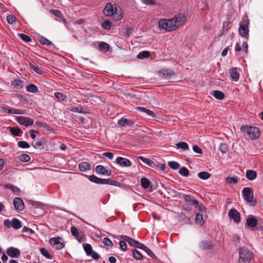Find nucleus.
I'll use <instances>...</instances> for the list:
<instances>
[{
	"label": "nucleus",
	"instance_id": "nucleus-1",
	"mask_svg": "<svg viewBox=\"0 0 263 263\" xmlns=\"http://www.w3.org/2000/svg\"><path fill=\"white\" fill-rule=\"evenodd\" d=\"M185 20L186 16L184 14H178L172 19L162 18L160 20L158 25L160 30L171 32L182 25Z\"/></svg>",
	"mask_w": 263,
	"mask_h": 263
},
{
	"label": "nucleus",
	"instance_id": "nucleus-2",
	"mask_svg": "<svg viewBox=\"0 0 263 263\" xmlns=\"http://www.w3.org/2000/svg\"><path fill=\"white\" fill-rule=\"evenodd\" d=\"M121 11V9L117 4L112 5L108 3L103 10V13L106 16H112L115 21H118L122 17Z\"/></svg>",
	"mask_w": 263,
	"mask_h": 263
},
{
	"label": "nucleus",
	"instance_id": "nucleus-3",
	"mask_svg": "<svg viewBox=\"0 0 263 263\" xmlns=\"http://www.w3.org/2000/svg\"><path fill=\"white\" fill-rule=\"evenodd\" d=\"M238 253V263H250L254 256L253 252L246 247L240 248Z\"/></svg>",
	"mask_w": 263,
	"mask_h": 263
},
{
	"label": "nucleus",
	"instance_id": "nucleus-4",
	"mask_svg": "<svg viewBox=\"0 0 263 263\" xmlns=\"http://www.w3.org/2000/svg\"><path fill=\"white\" fill-rule=\"evenodd\" d=\"M240 130L246 133L247 135L251 139H256L260 135L259 128L247 125L241 126Z\"/></svg>",
	"mask_w": 263,
	"mask_h": 263
},
{
	"label": "nucleus",
	"instance_id": "nucleus-5",
	"mask_svg": "<svg viewBox=\"0 0 263 263\" xmlns=\"http://www.w3.org/2000/svg\"><path fill=\"white\" fill-rule=\"evenodd\" d=\"M249 21L247 16H243L242 21L239 24V34L242 37H245L247 39L249 37Z\"/></svg>",
	"mask_w": 263,
	"mask_h": 263
},
{
	"label": "nucleus",
	"instance_id": "nucleus-6",
	"mask_svg": "<svg viewBox=\"0 0 263 263\" xmlns=\"http://www.w3.org/2000/svg\"><path fill=\"white\" fill-rule=\"evenodd\" d=\"M70 231L72 235L76 238V239L79 242H83L86 240L85 234L82 231H79L75 227H71Z\"/></svg>",
	"mask_w": 263,
	"mask_h": 263
},
{
	"label": "nucleus",
	"instance_id": "nucleus-7",
	"mask_svg": "<svg viewBox=\"0 0 263 263\" xmlns=\"http://www.w3.org/2000/svg\"><path fill=\"white\" fill-rule=\"evenodd\" d=\"M15 120L20 125L26 127L32 125L34 123L33 120L29 117L18 116L16 117Z\"/></svg>",
	"mask_w": 263,
	"mask_h": 263
},
{
	"label": "nucleus",
	"instance_id": "nucleus-8",
	"mask_svg": "<svg viewBox=\"0 0 263 263\" xmlns=\"http://www.w3.org/2000/svg\"><path fill=\"white\" fill-rule=\"evenodd\" d=\"M120 238L122 239L123 240H125L126 242L128 243V244L132 246L135 247L137 248L141 249L142 246H143L144 244L139 242L137 240H135L134 239L128 237L126 235H120Z\"/></svg>",
	"mask_w": 263,
	"mask_h": 263
},
{
	"label": "nucleus",
	"instance_id": "nucleus-9",
	"mask_svg": "<svg viewBox=\"0 0 263 263\" xmlns=\"http://www.w3.org/2000/svg\"><path fill=\"white\" fill-rule=\"evenodd\" d=\"M159 76L162 79L169 80L176 76L174 71L170 69H163L159 71Z\"/></svg>",
	"mask_w": 263,
	"mask_h": 263
},
{
	"label": "nucleus",
	"instance_id": "nucleus-10",
	"mask_svg": "<svg viewBox=\"0 0 263 263\" xmlns=\"http://www.w3.org/2000/svg\"><path fill=\"white\" fill-rule=\"evenodd\" d=\"M61 238L59 236L52 237L50 238L49 242L52 246H54L58 250H61L64 248L65 244L60 241Z\"/></svg>",
	"mask_w": 263,
	"mask_h": 263
},
{
	"label": "nucleus",
	"instance_id": "nucleus-11",
	"mask_svg": "<svg viewBox=\"0 0 263 263\" xmlns=\"http://www.w3.org/2000/svg\"><path fill=\"white\" fill-rule=\"evenodd\" d=\"M7 254L12 258H18L21 255V252L18 249L13 247H10L6 250Z\"/></svg>",
	"mask_w": 263,
	"mask_h": 263
},
{
	"label": "nucleus",
	"instance_id": "nucleus-12",
	"mask_svg": "<svg viewBox=\"0 0 263 263\" xmlns=\"http://www.w3.org/2000/svg\"><path fill=\"white\" fill-rule=\"evenodd\" d=\"M96 172L102 175L110 176L111 175V171L110 170H107L104 166L102 165H98L96 167Z\"/></svg>",
	"mask_w": 263,
	"mask_h": 263
},
{
	"label": "nucleus",
	"instance_id": "nucleus-13",
	"mask_svg": "<svg viewBox=\"0 0 263 263\" xmlns=\"http://www.w3.org/2000/svg\"><path fill=\"white\" fill-rule=\"evenodd\" d=\"M199 247L200 250L203 251L210 250L213 249L214 244L212 241L203 240L199 243Z\"/></svg>",
	"mask_w": 263,
	"mask_h": 263
},
{
	"label": "nucleus",
	"instance_id": "nucleus-14",
	"mask_svg": "<svg viewBox=\"0 0 263 263\" xmlns=\"http://www.w3.org/2000/svg\"><path fill=\"white\" fill-rule=\"evenodd\" d=\"M228 215L230 219H233L234 222L236 223L240 222V214L236 209H231L229 212Z\"/></svg>",
	"mask_w": 263,
	"mask_h": 263
},
{
	"label": "nucleus",
	"instance_id": "nucleus-15",
	"mask_svg": "<svg viewBox=\"0 0 263 263\" xmlns=\"http://www.w3.org/2000/svg\"><path fill=\"white\" fill-rule=\"evenodd\" d=\"M15 210L21 211L24 210L25 205L22 198H14L13 202Z\"/></svg>",
	"mask_w": 263,
	"mask_h": 263
},
{
	"label": "nucleus",
	"instance_id": "nucleus-16",
	"mask_svg": "<svg viewBox=\"0 0 263 263\" xmlns=\"http://www.w3.org/2000/svg\"><path fill=\"white\" fill-rule=\"evenodd\" d=\"M135 123V122L133 120L127 119L124 118H122L118 121V124L122 127H125L127 126H132L134 125Z\"/></svg>",
	"mask_w": 263,
	"mask_h": 263
},
{
	"label": "nucleus",
	"instance_id": "nucleus-17",
	"mask_svg": "<svg viewBox=\"0 0 263 263\" xmlns=\"http://www.w3.org/2000/svg\"><path fill=\"white\" fill-rule=\"evenodd\" d=\"M116 161L121 166L127 167L132 165V163L129 159L121 157H117Z\"/></svg>",
	"mask_w": 263,
	"mask_h": 263
},
{
	"label": "nucleus",
	"instance_id": "nucleus-18",
	"mask_svg": "<svg viewBox=\"0 0 263 263\" xmlns=\"http://www.w3.org/2000/svg\"><path fill=\"white\" fill-rule=\"evenodd\" d=\"M246 223L249 227L253 228L257 226V220L253 215H249L247 219Z\"/></svg>",
	"mask_w": 263,
	"mask_h": 263
},
{
	"label": "nucleus",
	"instance_id": "nucleus-19",
	"mask_svg": "<svg viewBox=\"0 0 263 263\" xmlns=\"http://www.w3.org/2000/svg\"><path fill=\"white\" fill-rule=\"evenodd\" d=\"M88 179L90 181H91L92 182H94L97 184H105L106 179L100 178H99L93 175L89 176Z\"/></svg>",
	"mask_w": 263,
	"mask_h": 263
},
{
	"label": "nucleus",
	"instance_id": "nucleus-20",
	"mask_svg": "<svg viewBox=\"0 0 263 263\" xmlns=\"http://www.w3.org/2000/svg\"><path fill=\"white\" fill-rule=\"evenodd\" d=\"M28 203L35 208L43 209L47 205V204L46 203L40 201H34L32 199L28 200Z\"/></svg>",
	"mask_w": 263,
	"mask_h": 263
},
{
	"label": "nucleus",
	"instance_id": "nucleus-21",
	"mask_svg": "<svg viewBox=\"0 0 263 263\" xmlns=\"http://www.w3.org/2000/svg\"><path fill=\"white\" fill-rule=\"evenodd\" d=\"M79 170L81 172H86L91 169V165L89 163L83 161L79 164Z\"/></svg>",
	"mask_w": 263,
	"mask_h": 263
},
{
	"label": "nucleus",
	"instance_id": "nucleus-22",
	"mask_svg": "<svg viewBox=\"0 0 263 263\" xmlns=\"http://www.w3.org/2000/svg\"><path fill=\"white\" fill-rule=\"evenodd\" d=\"M11 86L14 89H22L24 87V83L23 81L20 80L15 79L12 82Z\"/></svg>",
	"mask_w": 263,
	"mask_h": 263
},
{
	"label": "nucleus",
	"instance_id": "nucleus-23",
	"mask_svg": "<svg viewBox=\"0 0 263 263\" xmlns=\"http://www.w3.org/2000/svg\"><path fill=\"white\" fill-rule=\"evenodd\" d=\"M230 78L233 81H237L239 78V73L236 68H233L230 71Z\"/></svg>",
	"mask_w": 263,
	"mask_h": 263
},
{
	"label": "nucleus",
	"instance_id": "nucleus-24",
	"mask_svg": "<svg viewBox=\"0 0 263 263\" xmlns=\"http://www.w3.org/2000/svg\"><path fill=\"white\" fill-rule=\"evenodd\" d=\"M242 194L243 197H253V191L251 188L246 187L242 190Z\"/></svg>",
	"mask_w": 263,
	"mask_h": 263
},
{
	"label": "nucleus",
	"instance_id": "nucleus-25",
	"mask_svg": "<svg viewBox=\"0 0 263 263\" xmlns=\"http://www.w3.org/2000/svg\"><path fill=\"white\" fill-rule=\"evenodd\" d=\"M49 12L53 14L54 15L57 16L58 17L61 18L63 21H65L66 20L65 18V17L63 13L59 10H55V9H50L49 10Z\"/></svg>",
	"mask_w": 263,
	"mask_h": 263
},
{
	"label": "nucleus",
	"instance_id": "nucleus-26",
	"mask_svg": "<svg viewBox=\"0 0 263 263\" xmlns=\"http://www.w3.org/2000/svg\"><path fill=\"white\" fill-rule=\"evenodd\" d=\"M137 109L139 111L143 112L146 113L148 116H150L153 118H155L156 117L155 114L152 110L148 109L145 107H137Z\"/></svg>",
	"mask_w": 263,
	"mask_h": 263
},
{
	"label": "nucleus",
	"instance_id": "nucleus-27",
	"mask_svg": "<svg viewBox=\"0 0 263 263\" xmlns=\"http://www.w3.org/2000/svg\"><path fill=\"white\" fill-rule=\"evenodd\" d=\"M138 159L151 167H154L155 165V162L148 158H146L143 156H140L138 157Z\"/></svg>",
	"mask_w": 263,
	"mask_h": 263
},
{
	"label": "nucleus",
	"instance_id": "nucleus-28",
	"mask_svg": "<svg viewBox=\"0 0 263 263\" xmlns=\"http://www.w3.org/2000/svg\"><path fill=\"white\" fill-rule=\"evenodd\" d=\"M257 174L253 170H248L246 172V177L250 180H253L256 178Z\"/></svg>",
	"mask_w": 263,
	"mask_h": 263
},
{
	"label": "nucleus",
	"instance_id": "nucleus-29",
	"mask_svg": "<svg viewBox=\"0 0 263 263\" xmlns=\"http://www.w3.org/2000/svg\"><path fill=\"white\" fill-rule=\"evenodd\" d=\"M29 67L36 73L40 75H43L44 73L43 70H42L40 67L38 66L33 64L32 63H29Z\"/></svg>",
	"mask_w": 263,
	"mask_h": 263
},
{
	"label": "nucleus",
	"instance_id": "nucleus-30",
	"mask_svg": "<svg viewBox=\"0 0 263 263\" xmlns=\"http://www.w3.org/2000/svg\"><path fill=\"white\" fill-rule=\"evenodd\" d=\"M26 113V110L24 109H19L16 108H9L8 114H17L23 115Z\"/></svg>",
	"mask_w": 263,
	"mask_h": 263
},
{
	"label": "nucleus",
	"instance_id": "nucleus-31",
	"mask_svg": "<svg viewBox=\"0 0 263 263\" xmlns=\"http://www.w3.org/2000/svg\"><path fill=\"white\" fill-rule=\"evenodd\" d=\"M70 111L73 112H78L83 114L86 113V112L84 110V108L80 104H78V106L77 107L71 108L70 109Z\"/></svg>",
	"mask_w": 263,
	"mask_h": 263
},
{
	"label": "nucleus",
	"instance_id": "nucleus-32",
	"mask_svg": "<svg viewBox=\"0 0 263 263\" xmlns=\"http://www.w3.org/2000/svg\"><path fill=\"white\" fill-rule=\"evenodd\" d=\"M46 142L47 140L45 138H42L40 139H39L34 144L32 143V145L34 148H40L41 146H43Z\"/></svg>",
	"mask_w": 263,
	"mask_h": 263
},
{
	"label": "nucleus",
	"instance_id": "nucleus-33",
	"mask_svg": "<svg viewBox=\"0 0 263 263\" xmlns=\"http://www.w3.org/2000/svg\"><path fill=\"white\" fill-rule=\"evenodd\" d=\"M142 250L145 251L147 254L151 256L152 258L154 259H157V257L154 254V253L150 250L148 247H147L145 245H143L142 246L141 249Z\"/></svg>",
	"mask_w": 263,
	"mask_h": 263
},
{
	"label": "nucleus",
	"instance_id": "nucleus-34",
	"mask_svg": "<svg viewBox=\"0 0 263 263\" xmlns=\"http://www.w3.org/2000/svg\"><path fill=\"white\" fill-rule=\"evenodd\" d=\"M12 227L15 229H19L22 227L21 221L16 218L12 220Z\"/></svg>",
	"mask_w": 263,
	"mask_h": 263
},
{
	"label": "nucleus",
	"instance_id": "nucleus-35",
	"mask_svg": "<svg viewBox=\"0 0 263 263\" xmlns=\"http://www.w3.org/2000/svg\"><path fill=\"white\" fill-rule=\"evenodd\" d=\"M216 99L218 100H222L224 98V94L221 91L214 90L211 93Z\"/></svg>",
	"mask_w": 263,
	"mask_h": 263
},
{
	"label": "nucleus",
	"instance_id": "nucleus-36",
	"mask_svg": "<svg viewBox=\"0 0 263 263\" xmlns=\"http://www.w3.org/2000/svg\"><path fill=\"white\" fill-rule=\"evenodd\" d=\"M132 255L133 257L137 260H141L143 258L142 254L136 249L133 250Z\"/></svg>",
	"mask_w": 263,
	"mask_h": 263
},
{
	"label": "nucleus",
	"instance_id": "nucleus-37",
	"mask_svg": "<svg viewBox=\"0 0 263 263\" xmlns=\"http://www.w3.org/2000/svg\"><path fill=\"white\" fill-rule=\"evenodd\" d=\"M26 90L28 92H31V93H36L39 91L37 86L33 84L28 85L26 87Z\"/></svg>",
	"mask_w": 263,
	"mask_h": 263
},
{
	"label": "nucleus",
	"instance_id": "nucleus-38",
	"mask_svg": "<svg viewBox=\"0 0 263 263\" xmlns=\"http://www.w3.org/2000/svg\"><path fill=\"white\" fill-rule=\"evenodd\" d=\"M176 145L177 149H181L183 151L187 150L189 148L187 143L185 142H178Z\"/></svg>",
	"mask_w": 263,
	"mask_h": 263
},
{
	"label": "nucleus",
	"instance_id": "nucleus-39",
	"mask_svg": "<svg viewBox=\"0 0 263 263\" xmlns=\"http://www.w3.org/2000/svg\"><path fill=\"white\" fill-rule=\"evenodd\" d=\"M226 182L230 185L235 184L238 182V178L236 177H228L226 179Z\"/></svg>",
	"mask_w": 263,
	"mask_h": 263
},
{
	"label": "nucleus",
	"instance_id": "nucleus-40",
	"mask_svg": "<svg viewBox=\"0 0 263 263\" xmlns=\"http://www.w3.org/2000/svg\"><path fill=\"white\" fill-rule=\"evenodd\" d=\"M99 49L100 51H103L104 52H107L109 49V46L106 43L101 42L99 45Z\"/></svg>",
	"mask_w": 263,
	"mask_h": 263
},
{
	"label": "nucleus",
	"instance_id": "nucleus-41",
	"mask_svg": "<svg viewBox=\"0 0 263 263\" xmlns=\"http://www.w3.org/2000/svg\"><path fill=\"white\" fill-rule=\"evenodd\" d=\"M195 221L197 224L202 226L204 224V220L203 219V216L200 213H197L195 216Z\"/></svg>",
	"mask_w": 263,
	"mask_h": 263
},
{
	"label": "nucleus",
	"instance_id": "nucleus-42",
	"mask_svg": "<svg viewBox=\"0 0 263 263\" xmlns=\"http://www.w3.org/2000/svg\"><path fill=\"white\" fill-rule=\"evenodd\" d=\"M193 204L195 206V208L197 209L201 212L205 210V207L203 204L202 203H200L196 199L193 200Z\"/></svg>",
	"mask_w": 263,
	"mask_h": 263
},
{
	"label": "nucleus",
	"instance_id": "nucleus-43",
	"mask_svg": "<svg viewBox=\"0 0 263 263\" xmlns=\"http://www.w3.org/2000/svg\"><path fill=\"white\" fill-rule=\"evenodd\" d=\"M198 176L201 179L206 180L211 176V174L208 172H201L198 174Z\"/></svg>",
	"mask_w": 263,
	"mask_h": 263
},
{
	"label": "nucleus",
	"instance_id": "nucleus-44",
	"mask_svg": "<svg viewBox=\"0 0 263 263\" xmlns=\"http://www.w3.org/2000/svg\"><path fill=\"white\" fill-rule=\"evenodd\" d=\"M186 200V201L187 202V203L184 204L183 205V209L184 210L186 211H190L192 209V203H191V198H184Z\"/></svg>",
	"mask_w": 263,
	"mask_h": 263
},
{
	"label": "nucleus",
	"instance_id": "nucleus-45",
	"mask_svg": "<svg viewBox=\"0 0 263 263\" xmlns=\"http://www.w3.org/2000/svg\"><path fill=\"white\" fill-rule=\"evenodd\" d=\"M218 148L222 154H226L229 150V146L226 143H221Z\"/></svg>",
	"mask_w": 263,
	"mask_h": 263
},
{
	"label": "nucleus",
	"instance_id": "nucleus-46",
	"mask_svg": "<svg viewBox=\"0 0 263 263\" xmlns=\"http://www.w3.org/2000/svg\"><path fill=\"white\" fill-rule=\"evenodd\" d=\"M105 184H109L115 186H120L121 185V183L116 180H111L110 179H106Z\"/></svg>",
	"mask_w": 263,
	"mask_h": 263
},
{
	"label": "nucleus",
	"instance_id": "nucleus-47",
	"mask_svg": "<svg viewBox=\"0 0 263 263\" xmlns=\"http://www.w3.org/2000/svg\"><path fill=\"white\" fill-rule=\"evenodd\" d=\"M54 96L60 101H64L67 99L66 96L61 92H55Z\"/></svg>",
	"mask_w": 263,
	"mask_h": 263
},
{
	"label": "nucleus",
	"instance_id": "nucleus-48",
	"mask_svg": "<svg viewBox=\"0 0 263 263\" xmlns=\"http://www.w3.org/2000/svg\"><path fill=\"white\" fill-rule=\"evenodd\" d=\"M30 157L26 154H23L19 156V159L21 162H28L30 160Z\"/></svg>",
	"mask_w": 263,
	"mask_h": 263
},
{
	"label": "nucleus",
	"instance_id": "nucleus-49",
	"mask_svg": "<svg viewBox=\"0 0 263 263\" xmlns=\"http://www.w3.org/2000/svg\"><path fill=\"white\" fill-rule=\"evenodd\" d=\"M141 184L144 189H147L149 186L150 181L146 178H142L141 179Z\"/></svg>",
	"mask_w": 263,
	"mask_h": 263
},
{
	"label": "nucleus",
	"instance_id": "nucleus-50",
	"mask_svg": "<svg viewBox=\"0 0 263 263\" xmlns=\"http://www.w3.org/2000/svg\"><path fill=\"white\" fill-rule=\"evenodd\" d=\"M84 250L87 256H90L93 251L91 246L89 243H86L84 246Z\"/></svg>",
	"mask_w": 263,
	"mask_h": 263
},
{
	"label": "nucleus",
	"instance_id": "nucleus-51",
	"mask_svg": "<svg viewBox=\"0 0 263 263\" xmlns=\"http://www.w3.org/2000/svg\"><path fill=\"white\" fill-rule=\"evenodd\" d=\"M150 55V52L148 51H143L142 52H140L137 57L140 59H142L144 58H147Z\"/></svg>",
	"mask_w": 263,
	"mask_h": 263
},
{
	"label": "nucleus",
	"instance_id": "nucleus-52",
	"mask_svg": "<svg viewBox=\"0 0 263 263\" xmlns=\"http://www.w3.org/2000/svg\"><path fill=\"white\" fill-rule=\"evenodd\" d=\"M40 252L43 255H44L45 257L48 259H51L52 256L50 254L49 251L44 248H42L40 249Z\"/></svg>",
	"mask_w": 263,
	"mask_h": 263
},
{
	"label": "nucleus",
	"instance_id": "nucleus-53",
	"mask_svg": "<svg viewBox=\"0 0 263 263\" xmlns=\"http://www.w3.org/2000/svg\"><path fill=\"white\" fill-rule=\"evenodd\" d=\"M179 174L183 177H187L189 174L188 169L185 167H182L179 169Z\"/></svg>",
	"mask_w": 263,
	"mask_h": 263
},
{
	"label": "nucleus",
	"instance_id": "nucleus-54",
	"mask_svg": "<svg viewBox=\"0 0 263 263\" xmlns=\"http://www.w3.org/2000/svg\"><path fill=\"white\" fill-rule=\"evenodd\" d=\"M102 26L104 29L109 30L111 28V23L108 20H103L102 23Z\"/></svg>",
	"mask_w": 263,
	"mask_h": 263
},
{
	"label": "nucleus",
	"instance_id": "nucleus-55",
	"mask_svg": "<svg viewBox=\"0 0 263 263\" xmlns=\"http://www.w3.org/2000/svg\"><path fill=\"white\" fill-rule=\"evenodd\" d=\"M230 28V27L229 18H228L227 21H225L222 23V30L224 31V32H228Z\"/></svg>",
	"mask_w": 263,
	"mask_h": 263
},
{
	"label": "nucleus",
	"instance_id": "nucleus-56",
	"mask_svg": "<svg viewBox=\"0 0 263 263\" xmlns=\"http://www.w3.org/2000/svg\"><path fill=\"white\" fill-rule=\"evenodd\" d=\"M9 131L15 136H20L21 129L19 128L9 127Z\"/></svg>",
	"mask_w": 263,
	"mask_h": 263
},
{
	"label": "nucleus",
	"instance_id": "nucleus-57",
	"mask_svg": "<svg viewBox=\"0 0 263 263\" xmlns=\"http://www.w3.org/2000/svg\"><path fill=\"white\" fill-rule=\"evenodd\" d=\"M18 35L23 41L26 43H28L31 41V38L25 34L19 33Z\"/></svg>",
	"mask_w": 263,
	"mask_h": 263
},
{
	"label": "nucleus",
	"instance_id": "nucleus-58",
	"mask_svg": "<svg viewBox=\"0 0 263 263\" xmlns=\"http://www.w3.org/2000/svg\"><path fill=\"white\" fill-rule=\"evenodd\" d=\"M17 145L19 147L22 148H28L30 147V145L25 141H20L18 142Z\"/></svg>",
	"mask_w": 263,
	"mask_h": 263
},
{
	"label": "nucleus",
	"instance_id": "nucleus-59",
	"mask_svg": "<svg viewBox=\"0 0 263 263\" xmlns=\"http://www.w3.org/2000/svg\"><path fill=\"white\" fill-rule=\"evenodd\" d=\"M168 165L174 170H177L180 166V164L176 161H170L168 162Z\"/></svg>",
	"mask_w": 263,
	"mask_h": 263
},
{
	"label": "nucleus",
	"instance_id": "nucleus-60",
	"mask_svg": "<svg viewBox=\"0 0 263 263\" xmlns=\"http://www.w3.org/2000/svg\"><path fill=\"white\" fill-rule=\"evenodd\" d=\"M40 42L42 45H46L48 46L52 44V42L51 41L44 37H42L40 38Z\"/></svg>",
	"mask_w": 263,
	"mask_h": 263
},
{
	"label": "nucleus",
	"instance_id": "nucleus-61",
	"mask_svg": "<svg viewBox=\"0 0 263 263\" xmlns=\"http://www.w3.org/2000/svg\"><path fill=\"white\" fill-rule=\"evenodd\" d=\"M246 203L250 206H254L256 203V198H245Z\"/></svg>",
	"mask_w": 263,
	"mask_h": 263
},
{
	"label": "nucleus",
	"instance_id": "nucleus-62",
	"mask_svg": "<svg viewBox=\"0 0 263 263\" xmlns=\"http://www.w3.org/2000/svg\"><path fill=\"white\" fill-rule=\"evenodd\" d=\"M103 242L104 245L108 247H112L113 246L112 242L107 237L103 238Z\"/></svg>",
	"mask_w": 263,
	"mask_h": 263
},
{
	"label": "nucleus",
	"instance_id": "nucleus-63",
	"mask_svg": "<svg viewBox=\"0 0 263 263\" xmlns=\"http://www.w3.org/2000/svg\"><path fill=\"white\" fill-rule=\"evenodd\" d=\"M7 21L9 24H12L14 22H16V18L13 15H9L7 16Z\"/></svg>",
	"mask_w": 263,
	"mask_h": 263
},
{
	"label": "nucleus",
	"instance_id": "nucleus-64",
	"mask_svg": "<svg viewBox=\"0 0 263 263\" xmlns=\"http://www.w3.org/2000/svg\"><path fill=\"white\" fill-rule=\"evenodd\" d=\"M79 100L76 97H72L69 103L70 105H75L78 104L79 103Z\"/></svg>",
	"mask_w": 263,
	"mask_h": 263
}]
</instances>
